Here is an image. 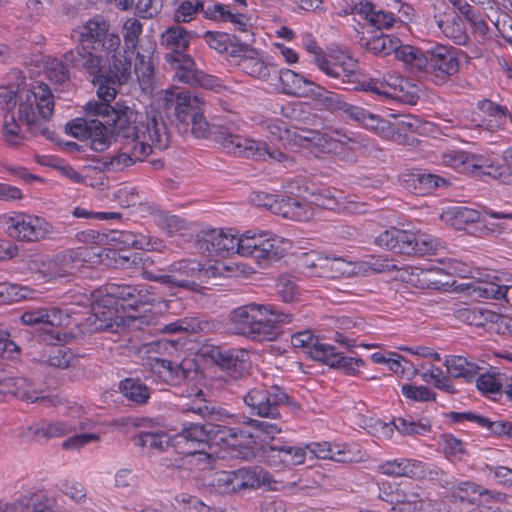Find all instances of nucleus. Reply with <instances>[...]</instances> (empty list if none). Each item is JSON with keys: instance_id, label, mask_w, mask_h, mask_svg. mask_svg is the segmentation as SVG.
Masks as SVG:
<instances>
[{"instance_id": "ea45409f", "label": "nucleus", "mask_w": 512, "mask_h": 512, "mask_svg": "<svg viewBox=\"0 0 512 512\" xmlns=\"http://www.w3.org/2000/svg\"><path fill=\"white\" fill-rule=\"evenodd\" d=\"M361 47L372 52L375 55L386 56L392 52L396 54L400 40L392 35L380 32L370 38L362 36L359 40Z\"/></svg>"}, {"instance_id": "dca6fc26", "label": "nucleus", "mask_w": 512, "mask_h": 512, "mask_svg": "<svg viewBox=\"0 0 512 512\" xmlns=\"http://www.w3.org/2000/svg\"><path fill=\"white\" fill-rule=\"evenodd\" d=\"M105 291L108 297L105 302L114 304L122 310L127 308L137 310L140 306L152 304L156 301L147 289L132 285L112 283L106 285Z\"/></svg>"}, {"instance_id": "c03bdc74", "label": "nucleus", "mask_w": 512, "mask_h": 512, "mask_svg": "<svg viewBox=\"0 0 512 512\" xmlns=\"http://www.w3.org/2000/svg\"><path fill=\"white\" fill-rule=\"evenodd\" d=\"M454 317L468 325L485 327L487 323H495L498 314L477 307H460L454 311Z\"/></svg>"}, {"instance_id": "20e7f679", "label": "nucleus", "mask_w": 512, "mask_h": 512, "mask_svg": "<svg viewBox=\"0 0 512 512\" xmlns=\"http://www.w3.org/2000/svg\"><path fill=\"white\" fill-rule=\"evenodd\" d=\"M285 318L272 306L250 303L230 312L228 328L231 333L254 341L273 340L279 334L278 324Z\"/></svg>"}, {"instance_id": "a18cd8bd", "label": "nucleus", "mask_w": 512, "mask_h": 512, "mask_svg": "<svg viewBox=\"0 0 512 512\" xmlns=\"http://www.w3.org/2000/svg\"><path fill=\"white\" fill-rule=\"evenodd\" d=\"M119 390L127 400L137 405L146 404L151 395V389L139 378L129 377L121 380Z\"/></svg>"}, {"instance_id": "09e8293b", "label": "nucleus", "mask_w": 512, "mask_h": 512, "mask_svg": "<svg viewBox=\"0 0 512 512\" xmlns=\"http://www.w3.org/2000/svg\"><path fill=\"white\" fill-rule=\"evenodd\" d=\"M445 366L451 377L464 378L467 381L476 377L480 369L476 363L470 362L462 356L449 357L445 361Z\"/></svg>"}, {"instance_id": "f257e3e1", "label": "nucleus", "mask_w": 512, "mask_h": 512, "mask_svg": "<svg viewBox=\"0 0 512 512\" xmlns=\"http://www.w3.org/2000/svg\"><path fill=\"white\" fill-rule=\"evenodd\" d=\"M204 106V101L191 91L172 89L165 91L157 107H151L145 113L116 103L111 119L113 128L109 131L110 140L114 136L115 141H123L128 146L143 140L149 142L152 150L164 151L169 147L171 138L164 119L166 117L180 134H191L195 138L212 136L228 153L264 160L268 157L279 162L286 158L284 152L271 149L266 142L233 134L225 127L212 130L204 116Z\"/></svg>"}, {"instance_id": "f8f14e48", "label": "nucleus", "mask_w": 512, "mask_h": 512, "mask_svg": "<svg viewBox=\"0 0 512 512\" xmlns=\"http://www.w3.org/2000/svg\"><path fill=\"white\" fill-rule=\"evenodd\" d=\"M283 239L266 238L265 233L246 231L239 237V255L254 257L258 261H278L286 255Z\"/></svg>"}, {"instance_id": "f03ea898", "label": "nucleus", "mask_w": 512, "mask_h": 512, "mask_svg": "<svg viewBox=\"0 0 512 512\" xmlns=\"http://www.w3.org/2000/svg\"><path fill=\"white\" fill-rule=\"evenodd\" d=\"M109 23L97 16L78 28V45L64 53L71 67L85 71L100 94L117 95L118 88L131 78L132 63L126 51L120 53V37L109 32Z\"/></svg>"}, {"instance_id": "5701e85b", "label": "nucleus", "mask_w": 512, "mask_h": 512, "mask_svg": "<svg viewBox=\"0 0 512 512\" xmlns=\"http://www.w3.org/2000/svg\"><path fill=\"white\" fill-rule=\"evenodd\" d=\"M122 152L110 158L103 157L99 160L105 171L119 172L125 168L134 165L137 162H143L152 152L149 142L141 141L128 146L124 144Z\"/></svg>"}, {"instance_id": "4be33fe9", "label": "nucleus", "mask_w": 512, "mask_h": 512, "mask_svg": "<svg viewBox=\"0 0 512 512\" xmlns=\"http://www.w3.org/2000/svg\"><path fill=\"white\" fill-rule=\"evenodd\" d=\"M338 140L326 132L290 126V149L292 147L332 152L338 148Z\"/></svg>"}, {"instance_id": "473e14b6", "label": "nucleus", "mask_w": 512, "mask_h": 512, "mask_svg": "<svg viewBox=\"0 0 512 512\" xmlns=\"http://www.w3.org/2000/svg\"><path fill=\"white\" fill-rule=\"evenodd\" d=\"M378 471L393 477H409L420 479L425 477V466L421 461L410 459H395L381 463Z\"/></svg>"}, {"instance_id": "603ef678", "label": "nucleus", "mask_w": 512, "mask_h": 512, "mask_svg": "<svg viewBox=\"0 0 512 512\" xmlns=\"http://www.w3.org/2000/svg\"><path fill=\"white\" fill-rule=\"evenodd\" d=\"M290 75V96L321 97V94L317 93L318 85L291 70Z\"/></svg>"}, {"instance_id": "412c9836", "label": "nucleus", "mask_w": 512, "mask_h": 512, "mask_svg": "<svg viewBox=\"0 0 512 512\" xmlns=\"http://www.w3.org/2000/svg\"><path fill=\"white\" fill-rule=\"evenodd\" d=\"M239 237L232 234L231 230H210L197 240V247L203 253L215 256H226L233 253L239 254Z\"/></svg>"}, {"instance_id": "c9c22d12", "label": "nucleus", "mask_w": 512, "mask_h": 512, "mask_svg": "<svg viewBox=\"0 0 512 512\" xmlns=\"http://www.w3.org/2000/svg\"><path fill=\"white\" fill-rule=\"evenodd\" d=\"M132 263L145 279L162 284L161 278L164 274H160L163 269L160 267V256L157 253L149 250L136 252L132 256Z\"/></svg>"}, {"instance_id": "4d7b16f0", "label": "nucleus", "mask_w": 512, "mask_h": 512, "mask_svg": "<svg viewBox=\"0 0 512 512\" xmlns=\"http://www.w3.org/2000/svg\"><path fill=\"white\" fill-rule=\"evenodd\" d=\"M134 71L143 89L151 85V81L154 77V67L149 58L137 53Z\"/></svg>"}, {"instance_id": "a878e982", "label": "nucleus", "mask_w": 512, "mask_h": 512, "mask_svg": "<svg viewBox=\"0 0 512 512\" xmlns=\"http://www.w3.org/2000/svg\"><path fill=\"white\" fill-rule=\"evenodd\" d=\"M185 365V361L174 363L171 360L159 357H149L148 359L151 372L169 385H178L188 377L191 369Z\"/></svg>"}, {"instance_id": "bf43d9fd", "label": "nucleus", "mask_w": 512, "mask_h": 512, "mask_svg": "<svg viewBox=\"0 0 512 512\" xmlns=\"http://www.w3.org/2000/svg\"><path fill=\"white\" fill-rule=\"evenodd\" d=\"M74 360V354L65 346L59 345L52 348L46 362L49 366L66 369Z\"/></svg>"}, {"instance_id": "8fccbe9b", "label": "nucleus", "mask_w": 512, "mask_h": 512, "mask_svg": "<svg viewBox=\"0 0 512 512\" xmlns=\"http://www.w3.org/2000/svg\"><path fill=\"white\" fill-rule=\"evenodd\" d=\"M317 93L321 94V97H314L319 103H321L327 110L331 112L344 113L349 119L356 108L355 105L347 103L341 95L333 92L326 91L321 86L317 87Z\"/></svg>"}, {"instance_id": "b1692460", "label": "nucleus", "mask_w": 512, "mask_h": 512, "mask_svg": "<svg viewBox=\"0 0 512 512\" xmlns=\"http://www.w3.org/2000/svg\"><path fill=\"white\" fill-rule=\"evenodd\" d=\"M310 458L328 459L338 463H356L362 461L364 454L356 446L331 445L328 442L307 445Z\"/></svg>"}, {"instance_id": "423d86ee", "label": "nucleus", "mask_w": 512, "mask_h": 512, "mask_svg": "<svg viewBox=\"0 0 512 512\" xmlns=\"http://www.w3.org/2000/svg\"><path fill=\"white\" fill-rule=\"evenodd\" d=\"M375 244L397 254L425 256L435 253L440 242L428 234H413L390 228L375 238Z\"/></svg>"}, {"instance_id": "f704fd0d", "label": "nucleus", "mask_w": 512, "mask_h": 512, "mask_svg": "<svg viewBox=\"0 0 512 512\" xmlns=\"http://www.w3.org/2000/svg\"><path fill=\"white\" fill-rule=\"evenodd\" d=\"M252 41H247V48H241L238 65L243 71L252 77L266 79L270 75V69H276L274 65H267L260 57L256 49L251 46Z\"/></svg>"}, {"instance_id": "f3484780", "label": "nucleus", "mask_w": 512, "mask_h": 512, "mask_svg": "<svg viewBox=\"0 0 512 512\" xmlns=\"http://www.w3.org/2000/svg\"><path fill=\"white\" fill-rule=\"evenodd\" d=\"M7 231L11 237L34 242L50 235L53 232V227L43 218L19 214L9 218Z\"/></svg>"}, {"instance_id": "9d476101", "label": "nucleus", "mask_w": 512, "mask_h": 512, "mask_svg": "<svg viewBox=\"0 0 512 512\" xmlns=\"http://www.w3.org/2000/svg\"><path fill=\"white\" fill-rule=\"evenodd\" d=\"M168 272L161 278L162 284L197 293L203 288L202 284L210 278L209 269L195 259L176 261L169 266Z\"/></svg>"}, {"instance_id": "6e6552de", "label": "nucleus", "mask_w": 512, "mask_h": 512, "mask_svg": "<svg viewBox=\"0 0 512 512\" xmlns=\"http://www.w3.org/2000/svg\"><path fill=\"white\" fill-rule=\"evenodd\" d=\"M290 344L295 349H302L312 359L323 362L332 368H342L346 373H354L355 367L364 364L359 358L343 356V353L339 352L333 345L320 343L307 330L291 335Z\"/></svg>"}, {"instance_id": "72a5a7b5", "label": "nucleus", "mask_w": 512, "mask_h": 512, "mask_svg": "<svg viewBox=\"0 0 512 512\" xmlns=\"http://www.w3.org/2000/svg\"><path fill=\"white\" fill-rule=\"evenodd\" d=\"M352 13L362 16L377 30L388 29L396 21L394 13L382 9L377 10L375 5L369 1L356 3L352 8Z\"/></svg>"}, {"instance_id": "0eeeda50", "label": "nucleus", "mask_w": 512, "mask_h": 512, "mask_svg": "<svg viewBox=\"0 0 512 512\" xmlns=\"http://www.w3.org/2000/svg\"><path fill=\"white\" fill-rule=\"evenodd\" d=\"M20 99L19 121L25 123L34 136L40 135L44 126L39 121L37 112L42 119L48 120L54 111L53 95L50 88L45 83H36L32 91H23Z\"/></svg>"}, {"instance_id": "bb28decb", "label": "nucleus", "mask_w": 512, "mask_h": 512, "mask_svg": "<svg viewBox=\"0 0 512 512\" xmlns=\"http://www.w3.org/2000/svg\"><path fill=\"white\" fill-rule=\"evenodd\" d=\"M400 179L406 189L419 195L429 194L438 187L448 184L445 178L422 170L403 173Z\"/></svg>"}, {"instance_id": "052dcab7", "label": "nucleus", "mask_w": 512, "mask_h": 512, "mask_svg": "<svg viewBox=\"0 0 512 512\" xmlns=\"http://www.w3.org/2000/svg\"><path fill=\"white\" fill-rule=\"evenodd\" d=\"M397 272L396 278L407 283H411L417 285L423 277L424 280H428L427 276H429L433 270L431 269H421L413 266H402L399 267L397 265V269H394Z\"/></svg>"}, {"instance_id": "1a4fd4ad", "label": "nucleus", "mask_w": 512, "mask_h": 512, "mask_svg": "<svg viewBox=\"0 0 512 512\" xmlns=\"http://www.w3.org/2000/svg\"><path fill=\"white\" fill-rule=\"evenodd\" d=\"M178 435L186 441L201 446L198 453H204L207 446H220L229 444L230 439L236 438L237 434L233 428L225 425L214 424L211 421H185Z\"/></svg>"}, {"instance_id": "79ce46f5", "label": "nucleus", "mask_w": 512, "mask_h": 512, "mask_svg": "<svg viewBox=\"0 0 512 512\" xmlns=\"http://www.w3.org/2000/svg\"><path fill=\"white\" fill-rule=\"evenodd\" d=\"M396 58L401 60L411 72H426L428 67V50L423 52L421 49L411 45H400L396 50Z\"/></svg>"}, {"instance_id": "864d4df0", "label": "nucleus", "mask_w": 512, "mask_h": 512, "mask_svg": "<svg viewBox=\"0 0 512 512\" xmlns=\"http://www.w3.org/2000/svg\"><path fill=\"white\" fill-rule=\"evenodd\" d=\"M293 257V265L295 271L299 274H306L308 270L316 268L317 266L322 267L327 259H322L316 252H296L291 253Z\"/></svg>"}, {"instance_id": "0e129e2a", "label": "nucleus", "mask_w": 512, "mask_h": 512, "mask_svg": "<svg viewBox=\"0 0 512 512\" xmlns=\"http://www.w3.org/2000/svg\"><path fill=\"white\" fill-rule=\"evenodd\" d=\"M308 197L312 205L323 207L325 209L333 210L338 204L336 191L330 189H323L318 193L310 192L308 190Z\"/></svg>"}, {"instance_id": "2f4dec72", "label": "nucleus", "mask_w": 512, "mask_h": 512, "mask_svg": "<svg viewBox=\"0 0 512 512\" xmlns=\"http://www.w3.org/2000/svg\"><path fill=\"white\" fill-rule=\"evenodd\" d=\"M434 19L443 34L452 39L455 44L464 45L467 43L468 35L462 18L454 10L447 8L443 12H438L434 15Z\"/></svg>"}, {"instance_id": "37998d69", "label": "nucleus", "mask_w": 512, "mask_h": 512, "mask_svg": "<svg viewBox=\"0 0 512 512\" xmlns=\"http://www.w3.org/2000/svg\"><path fill=\"white\" fill-rule=\"evenodd\" d=\"M236 488L238 491L257 489L270 482V475L261 467L240 468L236 470Z\"/></svg>"}, {"instance_id": "2eb2a0df", "label": "nucleus", "mask_w": 512, "mask_h": 512, "mask_svg": "<svg viewBox=\"0 0 512 512\" xmlns=\"http://www.w3.org/2000/svg\"><path fill=\"white\" fill-rule=\"evenodd\" d=\"M471 273L472 281L467 284V288L472 296L482 299L509 301L507 295L510 287L504 285L495 272L476 268Z\"/></svg>"}, {"instance_id": "3c124183", "label": "nucleus", "mask_w": 512, "mask_h": 512, "mask_svg": "<svg viewBox=\"0 0 512 512\" xmlns=\"http://www.w3.org/2000/svg\"><path fill=\"white\" fill-rule=\"evenodd\" d=\"M67 65L70 64L65 61L64 56L62 59H48L45 65V73L47 78L58 86H63L69 83L71 75Z\"/></svg>"}, {"instance_id": "7c9ffc66", "label": "nucleus", "mask_w": 512, "mask_h": 512, "mask_svg": "<svg viewBox=\"0 0 512 512\" xmlns=\"http://www.w3.org/2000/svg\"><path fill=\"white\" fill-rule=\"evenodd\" d=\"M204 39L212 49L236 57L241 55V47L247 48V41H251V35L241 38L228 33L206 31Z\"/></svg>"}, {"instance_id": "9b49d317", "label": "nucleus", "mask_w": 512, "mask_h": 512, "mask_svg": "<svg viewBox=\"0 0 512 512\" xmlns=\"http://www.w3.org/2000/svg\"><path fill=\"white\" fill-rule=\"evenodd\" d=\"M196 355L217 365L235 379L244 376L249 368L248 354L241 349H226L211 343H203L197 349Z\"/></svg>"}, {"instance_id": "6e6d98bb", "label": "nucleus", "mask_w": 512, "mask_h": 512, "mask_svg": "<svg viewBox=\"0 0 512 512\" xmlns=\"http://www.w3.org/2000/svg\"><path fill=\"white\" fill-rule=\"evenodd\" d=\"M506 376L497 374H482L476 380V386L483 394L501 395Z\"/></svg>"}, {"instance_id": "de8ad7c7", "label": "nucleus", "mask_w": 512, "mask_h": 512, "mask_svg": "<svg viewBox=\"0 0 512 512\" xmlns=\"http://www.w3.org/2000/svg\"><path fill=\"white\" fill-rule=\"evenodd\" d=\"M184 414H193L203 421H210L218 414L215 404L205 398L202 390H199L193 399L182 406Z\"/></svg>"}, {"instance_id": "a211bd4d", "label": "nucleus", "mask_w": 512, "mask_h": 512, "mask_svg": "<svg viewBox=\"0 0 512 512\" xmlns=\"http://www.w3.org/2000/svg\"><path fill=\"white\" fill-rule=\"evenodd\" d=\"M443 165L460 173L475 175H492L490 159L480 154H473L462 150H448L442 154Z\"/></svg>"}, {"instance_id": "774afa93", "label": "nucleus", "mask_w": 512, "mask_h": 512, "mask_svg": "<svg viewBox=\"0 0 512 512\" xmlns=\"http://www.w3.org/2000/svg\"><path fill=\"white\" fill-rule=\"evenodd\" d=\"M478 107L482 112L496 118L499 122H501L502 119L508 118L512 123V115L506 106H501L485 99L478 103Z\"/></svg>"}, {"instance_id": "7ed1b4c3", "label": "nucleus", "mask_w": 512, "mask_h": 512, "mask_svg": "<svg viewBox=\"0 0 512 512\" xmlns=\"http://www.w3.org/2000/svg\"><path fill=\"white\" fill-rule=\"evenodd\" d=\"M93 85L97 87V95L101 101H89L84 106L85 117H78L69 121L65 130L68 134L80 140L90 139L91 149L102 152L110 146L109 129L106 124H110L116 110L115 106L110 104L116 95L108 97L100 94L99 84Z\"/></svg>"}, {"instance_id": "49530a36", "label": "nucleus", "mask_w": 512, "mask_h": 512, "mask_svg": "<svg viewBox=\"0 0 512 512\" xmlns=\"http://www.w3.org/2000/svg\"><path fill=\"white\" fill-rule=\"evenodd\" d=\"M184 414H193L203 421H210L218 414L215 404L205 398L202 390H199L193 399L182 406Z\"/></svg>"}, {"instance_id": "5fc2aeb1", "label": "nucleus", "mask_w": 512, "mask_h": 512, "mask_svg": "<svg viewBox=\"0 0 512 512\" xmlns=\"http://www.w3.org/2000/svg\"><path fill=\"white\" fill-rule=\"evenodd\" d=\"M393 425L403 435H425L431 431L429 421H415L411 417L395 418Z\"/></svg>"}, {"instance_id": "39448f33", "label": "nucleus", "mask_w": 512, "mask_h": 512, "mask_svg": "<svg viewBox=\"0 0 512 512\" xmlns=\"http://www.w3.org/2000/svg\"><path fill=\"white\" fill-rule=\"evenodd\" d=\"M191 38L192 32L179 25L166 29L161 40L171 51L165 55V60L176 70L174 77L178 81L212 90L217 84V78L196 69L194 60L185 53Z\"/></svg>"}, {"instance_id": "e2e57ef3", "label": "nucleus", "mask_w": 512, "mask_h": 512, "mask_svg": "<svg viewBox=\"0 0 512 512\" xmlns=\"http://www.w3.org/2000/svg\"><path fill=\"white\" fill-rule=\"evenodd\" d=\"M237 474L234 471H220L215 474L212 485L221 493L239 492L236 488Z\"/></svg>"}, {"instance_id": "a19ab883", "label": "nucleus", "mask_w": 512, "mask_h": 512, "mask_svg": "<svg viewBox=\"0 0 512 512\" xmlns=\"http://www.w3.org/2000/svg\"><path fill=\"white\" fill-rule=\"evenodd\" d=\"M132 440L135 446L153 454L165 451L170 444V438L164 431H141Z\"/></svg>"}, {"instance_id": "13d9d810", "label": "nucleus", "mask_w": 512, "mask_h": 512, "mask_svg": "<svg viewBox=\"0 0 512 512\" xmlns=\"http://www.w3.org/2000/svg\"><path fill=\"white\" fill-rule=\"evenodd\" d=\"M405 484L395 482H384L379 486L378 497L392 505V509L396 510V506L401 501L402 492Z\"/></svg>"}, {"instance_id": "6ab92c4d", "label": "nucleus", "mask_w": 512, "mask_h": 512, "mask_svg": "<svg viewBox=\"0 0 512 512\" xmlns=\"http://www.w3.org/2000/svg\"><path fill=\"white\" fill-rule=\"evenodd\" d=\"M459 70V60L456 51L443 45H437L428 50L427 73L434 74L437 79L433 81L442 84L447 77L454 75Z\"/></svg>"}, {"instance_id": "ddd939ff", "label": "nucleus", "mask_w": 512, "mask_h": 512, "mask_svg": "<svg viewBox=\"0 0 512 512\" xmlns=\"http://www.w3.org/2000/svg\"><path fill=\"white\" fill-rule=\"evenodd\" d=\"M243 401L251 414L276 419L280 416L279 408L288 402V394L277 385H273L270 390L258 386L248 390L243 395Z\"/></svg>"}, {"instance_id": "338daca9", "label": "nucleus", "mask_w": 512, "mask_h": 512, "mask_svg": "<svg viewBox=\"0 0 512 512\" xmlns=\"http://www.w3.org/2000/svg\"><path fill=\"white\" fill-rule=\"evenodd\" d=\"M124 42L128 49L135 48L140 34L142 33V24L139 20L129 18L123 25Z\"/></svg>"}, {"instance_id": "69168bd1", "label": "nucleus", "mask_w": 512, "mask_h": 512, "mask_svg": "<svg viewBox=\"0 0 512 512\" xmlns=\"http://www.w3.org/2000/svg\"><path fill=\"white\" fill-rule=\"evenodd\" d=\"M402 394L413 401L426 402L436 399V394L426 386H415L404 384L401 388Z\"/></svg>"}, {"instance_id": "c756f323", "label": "nucleus", "mask_w": 512, "mask_h": 512, "mask_svg": "<svg viewBox=\"0 0 512 512\" xmlns=\"http://www.w3.org/2000/svg\"><path fill=\"white\" fill-rule=\"evenodd\" d=\"M451 497L454 502H459L460 510H464L468 506L480 503L483 496L495 498L497 501L502 500V493H493L487 489H482L473 482H459L451 488Z\"/></svg>"}, {"instance_id": "e433bc0d", "label": "nucleus", "mask_w": 512, "mask_h": 512, "mask_svg": "<svg viewBox=\"0 0 512 512\" xmlns=\"http://www.w3.org/2000/svg\"><path fill=\"white\" fill-rule=\"evenodd\" d=\"M353 110L354 112L350 117L351 120L360 123L366 129L372 130L384 138L394 136L395 128L388 120L380 118L378 115L372 114L358 106Z\"/></svg>"}, {"instance_id": "393cba45", "label": "nucleus", "mask_w": 512, "mask_h": 512, "mask_svg": "<svg viewBox=\"0 0 512 512\" xmlns=\"http://www.w3.org/2000/svg\"><path fill=\"white\" fill-rule=\"evenodd\" d=\"M400 500L396 506L399 512H442L445 506L441 501L422 498L412 483L405 484Z\"/></svg>"}, {"instance_id": "58836bf2", "label": "nucleus", "mask_w": 512, "mask_h": 512, "mask_svg": "<svg viewBox=\"0 0 512 512\" xmlns=\"http://www.w3.org/2000/svg\"><path fill=\"white\" fill-rule=\"evenodd\" d=\"M75 258L72 251L58 254L51 260L43 261L39 273L45 278L64 277L74 268Z\"/></svg>"}, {"instance_id": "aec40b11", "label": "nucleus", "mask_w": 512, "mask_h": 512, "mask_svg": "<svg viewBox=\"0 0 512 512\" xmlns=\"http://www.w3.org/2000/svg\"><path fill=\"white\" fill-rule=\"evenodd\" d=\"M62 311L58 308H39L29 310L21 315V321L28 326L43 324L48 328H43V341L55 345L62 341L59 331L54 329L62 324Z\"/></svg>"}, {"instance_id": "cd10ccee", "label": "nucleus", "mask_w": 512, "mask_h": 512, "mask_svg": "<svg viewBox=\"0 0 512 512\" xmlns=\"http://www.w3.org/2000/svg\"><path fill=\"white\" fill-rule=\"evenodd\" d=\"M92 311V315L86 319V324L94 331L117 332L118 328L125 324L124 317L118 314L117 307L97 303Z\"/></svg>"}, {"instance_id": "4468645a", "label": "nucleus", "mask_w": 512, "mask_h": 512, "mask_svg": "<svg viewBox=\"0 0 512 512\" xmlns=\"http://www.w3.org/2000/svg\"><path fill=\"white\" fill-rule=\"evenodd\" d=\"M314 63L320 71L328 77L339 80V88L358 90V82L355 75V61L344 54L326 55L324 52L314 58Z\"/></svg>"}, {"instance_id": "4c0bfd02", "label": "nucleus", "mask_w": 512, "mask_h": 512, "mask_svg": "<svg viewBox=\"0 0 512 512\" xmlns=\"http://www.w3.org/2000/svg\"><path fill=\"white\" fill-rule=\"evenodd\" d=\"M5 393L14 395L15 397L30 402L48 401L49 397H40L35 385L24 377H8L2 382Z\"/></svg>"}, {"instance_id": "680f3d73", "label": "nucleus", "mask_w": 512, "mask_h": 512, "mask_svg": "<svg viewBox=\"0 0 512 512\" xmlns=\"http://www.w3.org/2000/svg\"><path fill=\"white\" fill-rule=\"evenodd\" d=\"M200 10H203V2L200 0L182 1L174 13V20L177 24L188 23L193 20V16Z\"/></svg>"}, {"instance_id": "c85d7f7f", "label": "nucleus", "mask_w": 512, "mask_h": 512, "mask_svg": "<svg viewBox=\"0 0 512 512\" xmlns=\"http://www.w3.org/2000/svg\"><path fill=\"white\" fill-rule=\"evenodd\" d=\"M314 214V209L308 197V187L301 181L290 182V219L295 221H309Z\"/></svg>"}]
</instances>
